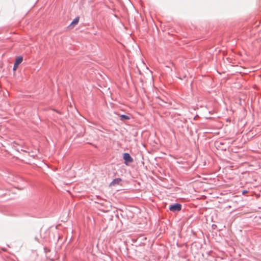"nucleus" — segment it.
Returning <instances> with one entry per match:
<instances>
[{
	"label": "nucleus",
	"instance_id": "nucleus-1",
	"mask_svg": "<svg viewBox=\"0 0 261 261\" xmlns=\"http://www.w3.org/2000/svg\"><path fill=\"white\" fill-rule=\"evenodd\" d=\"M123 158L125 161V164L127 165L128 163H132L133 162V158L130 156L129 153H124L123 154Z\"/></svg>",
	"mask_w": 261,
	"mask_h": 261
},
{
	"label": "nucleus",
	"instance_id": "nucleus-2",
	"mask_svg": "<svg viewBox=\"0 0 261 261\" xmlns=\"http://www.w3.org/2000/svg\"><path fill=\"white\" fill-rule=\"evenodd\" d=\"M170 210L172 212L179 211L181 210V205L178 203H176L171 205L169 208Z\"/></svg>",
	"mask_w": 261,
	"mask_h": 261
},
{
	"label": "nucleus",
	"instance_id": "nucleus-3",
	"mask_svg": "<svg viewBox=\"0 0 261 261\" xmlns=\"http://www.w3.org/2000/svg\"><path fill=\"white\" fill-rule=\"evenodd\" d=\"M39 233L41 237L45 238L48 235V231L47 229L42 228L40 230Z\"/></svg>",
	"mask_w": 261,
	"mask_h": 261
},
{
	"label": "nucleus",
	"instance_id": "nucleus-4",
	"mask_svg": "<svg viewBox=\"0 0 261 261\" xmlns=\"http://www.w3.org/2000/svg\"><path fill=\"white\" fill-rule=\"evenodd\" d=\"M23 61V58L21 56L17 57L15 64L19 65Z\"/></svg>",
	"mask_w": 261,
	"mask_h": 261
},
{
	"label": "nucleus",
	"instance_id": "nucleus-5",
	"mask_svg": "<svg viewBox=\"0 0 261 261\" xmlns=\"http://www.w3.org/2000/svg\"><path fill=\"white\" fill-rule=\"evenodd\" d=\"M80 18L79 17L75 18L72 22L71 23L70 27L72 26V28L76 24H77L79 21Z\"/></svg>",
	"mask_w": 261,
	"mask_h": 261
},
{
	"label": "nucleus",
	"instance_id": "nucleus-6",
	"mask_svg": "<svg viewBox=\"0 0 261 261\" xmlns=\"http://www.w3.org/2000/svg\"><path fill=\"white\" fill-rule=\"evenodd\" d=\"M121 180L120 178H116L111 183V186H115L116 185H118L119 184L120 181Z\"/></svg>",
	"mask_w": 261,
	"mask_h": 261
},
{
	"label": "nucleus",
	"instance_id": "nucleus-7",
	"mask_svg": "<svg viewBox=\"0 0 261 261\" xmlns=\"http://www.w3.org/2000/svg\"><path fill=\"white\" fill-rule=\"evenodd\" d=\"M18 67V65L14 64V67H13V70L15 71L17 69Z\"/></svg>",
	"mask_w": 261,
	"mask_h": 261
},
{
	"label": "nucleus",
	"instance_id": "nucleus-8",
	"mask_svg": "<svg viewBox=\"0 0 261 261\" xmlns=\"http://www.w3.org/2000/svg\"><path fill=\"white\" fill-rule=\"evenodd\" d=\"M121 117L125 119H129V117L127 116H126V115H123L121 116Z\"/></svg>",
	"mask_w": 261,
	"mask_h": 261
},
{
	"label": "nucleus",
	"instance_id": "nucleus-9",
	"mask_svg": "<svg viewBox=\"0 0 261 261\" xmlns=\"http://www.w3.org/2000/svg\"><path fill=\"white\" fill-rule=\"evenodd\" d=\"M248 193V191L247 190H244L242 191V194L243 195H245Z\"/></svg>",
	"mask_w": 261,
	"mask_h": 261
},
{
	"label": "nucleus",
	"instance_id": "nucleus-10",
	"mask_svg": "<svg viewBox=\"0 0 261 261\" xmlns=\"http://www.w3.org/2000/svg\"><path fill=\"white\" fill-rule=\"evenodd\" d=\"M44 251L46 252L47 250V247H44Z\"/></svg>",
	"mask_w": 261,
	"mask_h": 261
},
{
	"label": "nucleus",
	"instance_id": "nucleus-11",
	"mask_svg": "<svg viewBox=\"0 0 261 261\" xmlns=\"http://www.w3.org/2000/svg\"><path fill=\"white\" fill-rule=\"evenodd\" d=\"M98 245H96V246H95V248H97V249H98Z\"/></svg>",
	"mask_w": 261,
	"mask_h": 261
},
{
	"label": "nucleus",
	"instance_id": "nucleus-12",
	"mask_svg": "<svg viewBox=\"0 0 261 261\" xmlns=\"http://www.w3.org/2000/svg\"><path fill=\"white\" fill-rule=\"evenodd\" d=\"M49 258L51 259V260H53V258H50V257L49 256Z\"/></svg>",
	"mask_w": 261,
	"mask_h": 261
}]
</instances>
